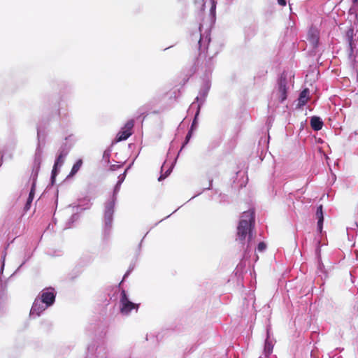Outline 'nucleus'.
<instances>
[{"mask_svg":"<svg viewBox=\"0 0 358 358\" xmlns=\"http://www.w3.org/2000/svg\"><path fill=\"white\" fill-rule=\"evenodd\" d=\"M130 166L131 165H129L126 169L125 171H124L123 173L120 174L118 177H117V182L119 184H122V182L124 181L125 180V178H126V175H127V171L130 169Z\"/></svg>","mask_w":358,"mask_h":358,"instance_id":"bb28decb","label":"nucleus"},{"mask_svg":"<svg viewBox=\"0 0 358 358\" xmlns=\"http://www.w3.org/2000/svg\"><path fill=\"white\" fill-rule=\"evenodd\" d=\"M57 176H50V184L51 185H53L56 181Z\"/></svg>","mask_w":358,"mask_h":358,"instance_id":"ea45409f","label":"nucleus"},{"mask_svg":"<svg viewBox=\"0 0 358 358\" xmlns=\"http://www.w3.org/2000/svg\"><path fill=\"white\" fill-rule=\"evenodd\" d=\"M255 213L253 209H249L242 213L237 227L238 239L241 242L245 240L247 235L249 241L252 238V231L255 227Z\"/></svg>","mask_w":358,"mask_h":358,"instance_id":"20e7f679","label":"nucleus"},{"mask_svg":"<svg viewBox=\"0 0 358 358\" xmlns=\"http://www.w3.org/2000/svg\"><path fill=\"white\" fill-rule=\"evenodd\" d=\"M357 155H358V150H357Z\"/></svg>","mask_w":358,"mask_h":358,"instance_id":"bf43d9fd","label":"nucleus"},{"mask_svg":"<svg viewBox=\"0 0 358 358\" xmlns=\"http://www.w3.org/2000/svg\"><path fill=\"white\" fill-rule=\"evenodd\" d=\"M354 28L350 26L348 28V29L345 31V37L346 38V42L348 43V45H352L354 42L353 36H354Z\"/></svg>","mask_w":358,"mask_h":358,"instance_id":"4be33fe9","label":"nucleus"},{"mask_svg":"<svg viewBox=\"0 0 358 358\" xmlns=\"http://www.w3.org/2000/svg\"><path fill=\"white\" fill-rule=\"evenodd\" d=\"M41 168L40 167H36L32 166L31 173L29 177V182H31V185H36L38 179V176L39 173Z\"/></svg>","mask_w":358,"mask_h":358,"instance_id":"412c9836","label":"nucleus"},{"mask_svg":"<svg viewBox=\"0 0 358 358\" xmlns=\"http://www.w3.org/2000/svg\"><path fill=\"white\" fill-rule=\"evenodd\" d=\"M310 90L308 88L303 89L299 95L297 108H300L306 106L309 99Z\"/></svg>","mask_w":358,"mask_h":358,"instance_id":"a211bd4d","label":"nucleus"},{"mask_svg":"<svg viewBox=\"0 0 358 358\" xmlns=\"http://www.w3.org/2000/svg\"><path fill=\"white\" fill-rule=\"evenodd\" d=\"M220 196H222V197H223V198H225V197H227V195H225V194L222 195V194H220Z\"/></svg>","mask_w":358,"mask_h":358,"instance_id":"864d4df0","label":"nucleus"},{"mask_svg":"<svg viewBox=\"0 0 358 358\" xmlns=\"http://www.w3.org/2000/svg\"><path fill=\"white\" fill-rule=\"evenodd\" d=\"M266 249V244L264 241H261L258 243L257 250L259 252H263Z\"/></svg>","mask_w":358,"mask_h":358,"instance_id":"c85d7f7f","label":"nucleus"},{"mask_svg":"<svg viewBox=\"0 0 358 358\" xmlns=\"http://www.w3.org/2000/svg\"><path fill=\"white\" fill-rule=\"evenodd\" d=\"M172 214H173V213H172L171 214H170V215H167L165 218L162 219L160 222H162V220H165V219H166V218L169 217Z\"/></svg>","mask_w":358,"mask_h":358,"instance_id":"3c124183","label":"nucleus"},{"mask_svg":"<svg viewBox=\"0 0 358 358\" xmlns=\"http://www.w3.org/2000/svg\"><path fill=\"white\" fill-rule=\"evenodd\" d=\"M31 203H32V201L27 200L24 207V210L25 211L29 210L31 208Z\"/></svg>","mask_w":358,"mask_h":358,"instance_id":"4c0bfd02","label":"nucleus"},{"mask_svg":"<svg viewBox=\"0 0 358 358\" xmlns=\"http://www.w3.org/2000/svg\"><path fill=\"white\" fill-rule=\"evenodd\" d=\"M122 184L117 182L113 188V193L108 201L104 203L103 212V234L104 238L110 236L112 227L113 215L115 213V206L117 201L118 192H120Z\"/></svg>","mask_w":358,"mask_h":358,"instance_id":"7ed1b4c3","label":"nucleus"},{"mask_svg":"<svg viewBox=\"0 0 358 358\" xmlns=\"http://www.w3.org/2000/svg\"><path fill=\"white\" fill-rule=\"evenodd\" d=\"M320 39V31L315 27H311L307 34V40L311 45H317Z\"/></svg>","mask_w":358,"mask_h":358,"instance_id":"dca6fc26","label":"nucleus"},{"mask_svg":"<svg viewBox=\"0 0 358 358\" xmlns=\"http://www.w3.org/2000/svg\"><path fill=\"white\" fill-rule=\"evenodd\" d=\"M121 291L120 285L106 287L103 292V301L106 303V305L109 304L110 302L117 301Z\"/></svg>","mask_w":358,"mask_h":358,"instance_id":"1a4fd4ad","label":"nucleus"},{"mask_svg":"<svg viewBox=\"0 0 358 358\" xmlns=\"http://www.w3.org/2000/svg\"><path fill=\"white\" fill-rule=\"evenodd\" d=\"M45 304L42 303L41 302V299L38 297H36L33 303L31 308L30 310L29 315L32 318H36L39 317L41 314L47 308Z\"/></svg>","mask_w":358,"mask_h":358,"instance_id":"f8f14e48","label":"nucleus"},{"mask_svg":"<svg viewBox=\"0 0 358 358\" xmlns=\"http://www.w3.org/2000/svg\"><path fill=\"white\" fill-rule=\"evenodd\" d=\"M134 267H135V266L134 264H130L128 270L130 271L131 272H132L133 270L134 269Z\"/></svg>","mask_w":358,"mask_h":358,"instance_id":"c03bdc74","label":"nucleus"},{"mask_svg":"<svg viewBox=\"0 0 358 358\" xmlns=\"http://www.w3.org/2000/svg\"><path fill=\"white\" fill-rule=\"evenodd\" d=\"M71 136H69L68 137L65 138V142L62 144V145L59 147L61 150H66L68 153L70 152L73 144H69L68 141L70 139Z\"/></svg>","mask_w":358,"mask_h":358,"instance_id":"b1692460","label":"nucleus"},{"mask_svg":"<svg viewBox=\"0 0 358 358\" xmlns=\"http://www.w3.org/2000/svg\"><path fill=\"white\" fill-rule=\"evenodd\" d=\"M80 218L79 211H76L73 213L71 217L66 222L67 227H71V224L78 221Z\"/></svg>","mask_w":358,"mask_h":358,"instance_id":"5701e85b","label":"nucleus"},{"mask_svg":"<svg viewBox=\"0 0 358 358\" xmlns=\"http://www.w3.org/2000/svg\"><path fill=\"white\" fill-rule=\"evenodd\" d=\"M315 216L317 218L324 216L322 205H320L317 207V210L315 212Z\"/></svg>","mask_w":358,"mask_h":358,"instance_id":"7c9ffc66","label":"nucleus"},{"mask_svg":"<svg viewBox=\"0 0 358 358\" xmlns=\"http://www.w3.org/2000/svg\"><path fill=\"white\" fill-rule=\"evenodd\" d=\"M273 349V343L272 340L270 339L269 330L266 329V338L264 341V355L266 358H268L272 353Z\"/></svg>","mask_w":358,"mask_h":358,"instance_id":"f3484780","label":"nucleus"},{"mask_svg":"<svg viewBox=\"0 0 358 358\" xmlns=\"http://www.w3.org/2000/svg\"><path fill=\"white\" fill-rule=\"evenodd\" d=\"M350 274L351 276V280L352 282H354V278L355 276L357 277L358 275V267L355 268L352 271H350Z\"/></svg>","mask_w":358,"mask_h":358,"instance_id":"72a5a7b5","label":"nucleus"},{"mask_svg":"<svg viewBox=\"0 0 358 358\" xmlns=\"http://www.w3.org/2000/svg\"><path fill=\"white\" fill-rule=\"evenodd\" d=\"M90 329L98 338L88 345L85 358H107V347L103 339L106 335V327L97 324L91 325Z\"/></svg>","mask_w":358,"mask_h":358,"instance_id":"f03ea898","label":"nucleus"},{"mask_svg":"<svg viewBox=\"0 0 358 358\" xmlns=\"http://www.w3.org/2000/svg\"><path fill=\"white\" fill-rule=\"evenodd\" d=\"M220 51V46H198L199 54L193 69L194 73H198L200 76L202 83L198 96L187 110L189 114L195 110L194 116L189 129L191 131L194 132L198 127L201 108L206 101L211 87V76L214 69L215 57Z\"/></svg>","mask_w":358,"mask_h":358,"instance_id":"f257e3e1","label":"nucleus"},{"mask_svg":"<svg viewBox=\"0 0 358 358\" xmlns=\"http://www.w3.org/2000/svg\"><path fill=\"white\" fill-rule=\"evenodd\" d=\"M31 257V255H27V257L23 261V262L18 266V268L16 269V271L14 272V274L17 273L21 268L23 266V265L28 261Z\"/></svg>","mask_w":358,"mask_h":358,"instance_id":"e433bc0d","label":"nucleus"},{"mask_svg":"<svg viewBox=\"0 0 358 358\" xmlns=\"http://www.w3.org/2000/svg\"><path fill=\"white\" fill-rule=\"evenodd\" d=\"M45 123L43 124L42 122H40L37 124V146L34 154V162L32 166L40 167L42 162V155H43V148L45 144V138H46V132H45Z\"/></svg>","mask_w":358,"mask_h":358,"instance_id":"39448f33","label":"nucleus"},{"mask_svg":"<svg viewBox=\"0 0 358 358\" xmlns=\"http://www.w3.org/2000/svg\"><path fill=\"white\" fill-rule=\"evenodd\" d=\"M291 76H289V78ZM289 76L287 72L283 71L281 73L278 78L277 85L278 91L280 93L278 97L279 101L283 103L287 99V83H288Z\"/></svg>","mask_w":358,"mask_h":358,"instance_id":"6e6552de","label":"nucleus"},{"mask_svg":"<svg viewBox=\"0 0 358 358\" xmlns=\"http://www.w3.org/2000/svg\"><path fill=\"white\" fill-rule=\"evenodd\" d=\"M278 3L279 5L285 6L286 5V0H278Z\"/></svg>","mask_w":358,"mask_h":358,"instance_id":"a19ab883","label":"nucleus"},{"mask_svg":"<svg viewBox=\"0 0 358 358\" xmlns=\"http://www.w3.org/2000/svg\"><path fill=\"white\" fill-rule=\"evenodd\" d=\"M348 140L352 142H358V133L357 131L351 133L348 137Z\"/></svg>","mask_w":358,"mask_h":358,"instance_id":"c756f323","label":"nucleus"},{"mask_svg":"<svg viewBox=\"0 0 358 358\" xmlns=\"http://www.w3.org/2000/svg\"><path fill=\"white\" fill-rule=\"evenodd\" d=\"M58 192L56 194V203L57 204Z\"/></svg>","mask_w":358,"mask_h":358,"instance_id":"603ef678","label":"nucleus"},{"mask_svg":"<svg viewBox=\"0 0 358 358\" xmlns=\"http://www.w3.org/2000/svg\"><path fill=\"white\" fill-rule=\"evenodd\" d=\"M110 154L111 150L109 148L105 150L103 153V160L105 161V162L107 164L110 162Z\"/></svg>","mask_w":358,"mask_h":358,"instance_id":"393cba45","label":"nucleus"},{"mask_svg":"<svg viewBox=\"0 0 358 358\" xmlns=\"http://www.w3.org/2000/svg\"><path fill=\"white\" fill-rule=\"evenodd\" d=\"M92 206V203L90 201V199H89L87 196H85L79 199L78 200V203L69 205V207H71L73 210L81 212L90 209Z\"/></svg>","mask_w":358,"mask_h":358,"instance_id":"4468645a","label":"nucleus"},{"mask_svg":"<svg viewBox=\"0 0 358 358\" xmlns=\"http://www.w3.org/2000/svg\"><path fill=\"white\" fill-rule=\"evenodd\" d=\"M317 230L319 233H322L323 229L324 224V216L317 217Z\"/></svg>","mask_w":358,"mask_h":358,"instance_id":"a878e982","label":"nucleus"},{"mask_svg":"<svg viewBox=\"0 0 358 358\" xmlns=\"http://www.w3.org/2000/svg\"><path fill=\"white\" fill-rule=\"evenodd\" d=\"M358 2V0H353L354 3H357Z\"/></svg>","mask_w":358,"mask_h":358,"instance_id":"4d7b16f0","label":"nucleus"},{"mask_svg":"<svg viewBox=\"0 0 358 358\" xmlns=\"http://www.w3.org/2000/svg\"><path fill=\"white\" fill-rule=\"evenodd\" d=\"M320 249L317 250V275L323 281L322 285L324 284V281L329 278V271L325 268L324 264L322 262Z\"/></svg>","mask_w":358,"mask_h":358,"instance_id":"ddd939ff","label":"nucleus"},{"mask_svg":"<svg viewBox=\"0 0 358 358\" xmlns=\"http://www.w3.org/2000/svg\"><path fill=\"white\" fill-rule=\"evenodd\" d=\"M123 166V164H112L110 166L109 170L111 171H116Z\"/></svg>","mask_w":358,"mask_h":358,"instance_id":"f704fd0d","label":"nucleus"},{"mask_svg":"<svg viewBox=\"0 0 358 358\" xmlns=\"http://www.w3.org/2000/svg\"><path fill=\"white\" fill-rule=\"evenodd\" d=\"M140 304L132 302L124 289H122L120 296V313L124 316H128L134 310L136 313Z\"/></svg>","mask_w":358,"mask_h":358,"instance_id":"423d86ee","label":"nucleus"},{"mask_svg":"<svg viewBox=\"0 0 358 358\" xmlns=\"http://www.w3.org/2000/svg\"><path fill=\"white\" fill-rule=\"evenodd\" d=\"M179 209H180V207H178V208H177V209H176V210H175L173 212V213H174L175 212H176V211H177L178 210H179Z\"/></svg>","mask_w":358,"mask_h":358,"instance_id":"5fc2aeb1","label":"nucleus"},{"mask_svg":"<svg viewBox=\"0 0 358 358\" xmlns=\"http://www.w3.org/2000/svg\"><path fill=\"white\" fill-rule=\"evenodd\" d=\"M348 59L353 68H356L358 64V46H348Z\"/></svg>","mask_w":358,"mask_h":358,"instance_id":"2eb2a0df","label":"nucleus"},{"mask_svg":"<svg viewBox=\"0 0 358 358\" xmlns=\"http://www.w3.org/2000/svg\"><path fill=\"white\" fill-rule=\"evenodd\" d=\"M36 185H31V188L29 193V196L34 198L35 192H36Z\"/></svg>","mask_w":358,"mask_h":358,"instance_id":"473e14b6","label":"nucleus"},{"mask_svg":"<svg viewBox=\"0 0 358 358\" xmlns=\"http://www.w3.org/2000/svg\"><path fill=\"white\" fill-rule=\"evenodd\" d=\"M310 124L313 130L316 131L321 130L324 125L322 118L316 115L310 117Z\"/></svg>","mask_w":358,"mask_h":358,"instance_id":"6ab92c4d","label":"nucleus"},{"mask_svg":"<svg viewBox=\"0 0 358 358\" xmlns=\"http://www.w3.org/2000/svg\"><path fill=\"white\" fill-rule=\"evenodd\" d=\"M172 146H173V145H172V144H171V147H170V148H169V151H168V153H167V158H169V157H170V155H171V150Z\"/></svg>","mask_w":358,"mask_h":358,"instance_id":"49530a36","label":"nucleus"},{"mask_svg":"<svg viewBox=\"0 0 358 358\" xmlns=\"http://www.w3.org/2000/svg\"><path fill=\"white\" fill-rule=\"evenodd\" d=\"M201 194V192H199L198 194H196L194 195V196H192L189 200H191V199H192L195 198L196 196H197L198 195H199V194Z\"/></svg>","mask_w":358,"mask_h":358,"instance_id":"de8ad7c7","label":"nucleus"},{"mask_svg":"<svg viewBox=\"0 0 358 358\" xmlns=\"http://www.w3.org/2000/svg\"><path fill=\"white\" fill-rule=\"evenodd\" d=\"M53 113H55V114L57 116L59 115V108L57 107V105L56 104L55 106V108L52 110L51 111V113L53 114Z\"/></svg>","mask_w":358,"mask_h":358,"instance_id":"58836bf2","label":"nucleus"},{"mask_svg":"<svg viewBox=\"0 0 358 358\" xmlns=\"http://www.w3.org/2000/svg\"><path fill=\"white\" fill-rule=\"evenodd\" d=\"M68 154L69 153L66 150H61L60 148H59L57 155L65 159Z\"/></svg>","mask_w":358,"mask_h":358,"instance_id":"2f4dec72","label":"nucleus"},{"mask_svg":"<svg viewBox=\"0 0 358 358\" xmlns=\"http://www.w3.org/2000/svg\"><path fill=\"white\" fill-rule=\"evenodd\" d=\"M34 199V198H33V197H31V196H28V197H27V200H28V201H33Z\"/></svg>","mask_w":358,"mask_h":358,"instance_id":"09e8293b","label":"nucleus"},{"mask_svg":"<svg viewBox=\"0 0 358 358\" xmlns=\"http://www.w3.org/2000/svg\"><path fill=\"white\" fill-rule=\"evenodd\" d=\"M64 159L61 158L60 157L57 156L56 157V159L54 162V166H57L58 168H60L63 166L64 163Z\"/></svg>","mask_w":358,"mask_h":358,"instance_id":"cd10ccee","label":"nucleus"},{"mask_svg":"<svg viewBox=\"0 0 358 358\" xmlns=\"http://www.w3.org/2000/svg\"><path fill=\"white\" fill-rule=\"evenodd\" d=\"M129 358H131V353L129 354Z\"/></svg>","mask_w":358,"mask_h":358,"instance_id":"13d9d810","label":"nucleus"},{"mask_svg":"<svg viewBox=\"0 0 358 358\" xmlns=\"http://www.w3.org/2000/svg\"><path fill=\"white\" fill-rule=\"evenodd\" d=\"M131 272L129 270L127 271V272L124 273L123 276V280H124L126 278H127Z\"/></svg>","mask_w":358,"mask_h":358,"instance_id":"37998d69","label":"nucleus"},{"mask_svg":"<svg viewBox=\"0 0 358 358\" xmlns=\"http://www.w3.org/2000/svg\"><path fill=\"white\" fill-rule=\"evenodd\" d=\"M3 154L0 151V167L1 166V165L3 164Z\"/></svg>","mask_w":358,"mask_h":358,"instance_id":"79ce46f5","label":"nucleus"},{"mask_svg":"<svg viewBox=\"0 0 358 358\" xmlns=\"http://www.w3.org/2000/svg\"><path fill=\"white\" fill-rule=\"evenodd\" d=\"M83 162L82 159H78L73 165L71 170L66 179L73 178L80 169L83 166Z\"/></svg>","mask_w":358,"mask_h":358,"instance_id":"aec40b11","label":"nucleus"},{"mask_svg":"<svg viewBox=\"0 0 358 358\" xmlns=\"http://www.w3.org/2000/svg\"><path fill=\"white\" fill-rule=\"evenodd\" d=\"M179 209H180V207H178V208H177V209H176V210H175L173 212V213H174L175 212H176V211H177L178 210H179Z\"/></svg>","mask_w":358,"mask_h":358,"instance_id":"6e6d98bb","label":"nucleus"},{"mask_svg":"<svg viewBox=\"0 0 358 358\" xmlns=\"http://www.w3.org/2000/svg\"><path fill=\"white\" fill-rule=\"evenodd\" d=\"M212 182H213V180H210L209 181V183H210V184H209V187H207V188H204V189H203V190H205V189H210V187H211V186H212Z\"/></svg>","mask_w":358,"mask_h":358,"instance_id":"a18cd8bd","label":"nucleus"},{"mask_svg":"<svg viewBox=\"0 0 358 358\" xmlns=\"http://www.w3.org/2000/svg\"><path fill=\"white\" fill-rule=\"evenodd\" d=\"M59 171H60V168H58L57 166H55L53 165V167H52V169L51 171V175L57 176V175L59 173Z\"/></svg>","mask_w":358,"mask_h":358,"instance_id":"c9c22d12","label":"nucleus"},{"mask_svg":"<svg viewBox=\"0 0 358 358\" xmlns=\"http://www.w3.org/2000/svg\"><path fill=\"white\" fill-rule=\"evenodd\" d=\"M41 299V302L48 307L52 306L55 302L56 292L54 288L50 287L43 289L37 296Z\"/></svg>","mask_w":358,"mask_h":358,"instance_id":"9b49d317","label":"nucleus"},{"mask_svg":"<svg viewBox=\"0 0 358 358\" xmlns=\"http://www.w3.org/2000/svg\"><path fill=\"white\" fill-rule=\"evenodd\" d=\"M192 134H193V131H191L189 130L185 136V141L182 144L180 150L178 152L177 155L174 157V159L170 162V165H169V168L165 171L164 173H163V171L165 168L166 164L168 162V159H166V161L164 162L163 165L161 167V174H160L159 177L158 178L159 181L164 180L166 178H167L171 174V173L172 172V171L176 164L178 157L180 155V152L188 144L189 141H190V139L192 136Z\"/></svg>","mask_w":358,"mask_h":358,"instance_id":"0eeeda50","label":"nucleus"},{"mask_svg":"<svg viewBox=\"0 0 358 358\" xmlns=\"http://www.w3.org/2000/svg\"><path fill=\"white\" fill-rule=\"evenodd\" d=\"M134 126V120H129L121 128L115 136V142L126 141L133 134V128Z\"/></svg>","mask_w":358,"mask_h":358,"instance_id":"9d476101","label":"nucleus"},{"mask_svg":"<svg viewBox=\"0 0 358 358\" xmlns=\"http://www.w3.org/2000/svg\"><path fill=\"white\" fill-rule=\"evenodd\" d=\"M144 238H145V236L143 238V239L141 240V243H139V245H138V248H141V247L142 242H143V241Z\"/></svg>","mask_w":358,"mask_h":358,"instance_id":"8fccbe9b","label":"nucleus"}]
</instances>
